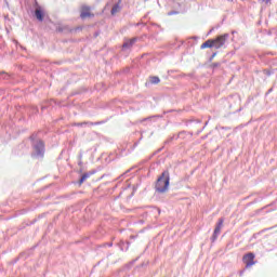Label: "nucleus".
Here are the masks:
<instances>
[{
  "label": "nucleus",
  "instance_id": "obj_15",
  "mask_svg": "<svg viewBox=\"0 0 277 277\" xmlns=\"http://www.w3.org/2000/svg\"><path fill=\"white\" fill-rule=\"evenodd\" d=\"M264 3H269V1H272V0H262Z\"/></svg>",
  "mask_w": 277,
  "mask_h": 277
},
{
  "label": "nucleus",
  "instance_id": "obj_6",
  "mask_svg": "<svg viewBox=\"0 0 277 277\" xmlns=\"http://www.w3.org/2000/svg\"><path fill=\"white\" fill-rule=\"evenodd\" d=\"M35 150H37V155H42L44 153V143L39 141L38 144L35 146Z\"/></svg>",
  "mask_w": 277,
  "mask_h": 277
},
{
  "label": "nucleus",
  "instance_id": "obj_8",
  "mask_svg": "<svg viewBox=\"0 0 277 277\" xmlns=\"http://www.w3.org/2000/svg\"><path fill=\"white\" fill-rule=\"evenodd\" d=\"M135 44V39H130L123 43V49H129V47H133Z\"/></svg>",
  "mask_w": 277,
  "mask_h": 277
},
{
  "label": "nucleus",
  "instance_id": "obj_3",
  "mask_svg": "<svg viewBox=\"0 0 277 277\" xmlns=\"http://www.w3.org/2000/svg\"><path fill=\"white\" fill-rule=\"evenodd\" d=\"M212 40L214 42V48L222 49V47H224V44H226V40H228V34L221 35Z\"/></svg>",
  "mask_w": 277,
  "mask_h": 277
},
{
  "label": "nucleus",
  "instance_id": "obj_4",
  "mask_svg": "<svg viewBox=\"0 0 277 277\" xmlns=\"http://www.w3.org/2000/svg\"><path fill=\"white\" fill-rule=\"evenodd\" d=\"M242 262L245 263L246 267H252V265H255L256 262H254V253H247L242 256Z\"/></svg>",
  "mask_w": 277,
  "mask_h": 277
},
{
  "label": "nucleus",
  "instance_id": "obj_10",
  "mask_svg": "<svg viewBox=\"0 0 277 277\" xmlns=\"http://www.w3.org/2000/svg\"><path fill=\"white\" fill-rule=\"evenodd\" d=\"M88 179H90V175H89L88 173H84V174L81 176V179H80V181H79V184H80V185H83V182H85Z\"/></svg>",
  "mask_w": 277,
  "mask_h": 277
},
{
  "label": "nucleus",
  "instance_id": "obj_2",
  "mask_svg": "<svg viewBox=\"0 0 277 277\" xmlns=\"http://www.w3.org/2000/svg\"><path fill=\"white\" fill-rule=\"evenodd\" d=\"M80 18H94V13H92V9L88 5H82L80 9Z\"/></svg>",
  "mask_w": 277,
  "mask_h": 277
},
{
  "label": "nucleus",
  "instance_id": "obj_16",
  "mask_svg": "<svg viewBox=\"0 0 277 277\" xmlns=\"http://www.w3.org/2000/svg\"><path fill=\"white\" fill-rule=\"evenodd\" d=\"M213 66H220V64H213Z\"/></svg>",
  "mask_w": 277,
  "mask_h": 277
},
{
  "label": "nucleus",
  "instance_id": "obj_1",
  "mask_svg": "<svg viewBox=\"0 0 277 277\" xmlns=\"http://www.w3.org/2000/svg\"><path fill=\"white\" fill-rule=\"evenodd\" d=\"M168 187H170V172L164 171L156 182V192L159 194H166Z\"/></svg>",
  "mask_w": 277,
  "mask_h": 277
},
{
  "label": "nucleus",
  "instance_id": "obj_5",
  "mask_svg": "<svg viewBox=\"0 0 277 277\" xmlns=\"http://www.w3.org/2000/svg\"><path fill=\"white\" fill-rule=\"evenodd\" d=\"M215 47L213 39H209L200 45V49H213Z\"/></svg>",
  "mask_w": 277,
  "mask_h": 277
},
{
  "label": "nucleus",
  "instance_id": "obj_11",
  "mask_svg": "<svg viewBox=\"0 0 277 277\" xmlns=\"http://www.w3.org/2000/svg\"><path fill=\"white\" fill-rule=\"evenodd\" d=\"M118 12H120V5L115 4L111 9V14H118Z\"/></svg>",
  "mask_w": 277,
  "mask_h": 277
},
{
  "label": "nucleus",
  "instance_id": "obj_9",
  "mask_svg": "<svg viewBox=\"0 0 277 277\" xmlns=\"http://www.w3.org/2000/svg\"><path fill=\"white\" fill-rule=\"evenodd\" d=\"M161 79H159V77L157 76H153L150 77V83L157 84L160 83Z\"/></svg>",
  "mask_w": 277,
  "mask_h": 277
},
{
  "label": "nucleus",
  "instance_id": "obj_17",
  "mask_svg": "<svg viewBox=\"0 0 277 277\" xmlns=\"http://www.w3.org/2000/svg\"><path fill=\"white\" fill-rule=\"evenodd\" d=\"M30 140H34V135H32V136H30Z\"/></svg>",
  "mask_w": 277,
  "mask_h": 277
},
{
  "label": "nucleus",
  "instance_id": "obj_7",
  "mask_svg": "<svg viewBox=\"0 0 277 277\" xmlns=\"http://www.w3.org/2000/svg\"><path fill=\"white\" fill-rule=\"evenodd\" d=\"M35 16L37 21H44V12H42V9H36Z\"/></svg>",
  "mask_w": 277,
  "mask_h": 277
},
{
  "label": "nucleus",
  "instance_id": "obj_14",
  "mask_svg": "<svg viewBox=\"0 0 277 277\" xmlns=\"http://www.w3.org/2000/svg\"><path fill=\"white\" fill-rule=\"evenodd\" d=\"M217 55V53H213L212 56L210 57V62Z\"/></svg>",
  "mask_w": 277,
  "mask_h": 277
},
{
  "label": "nucleus",
  "instance_id": "obj_13",
  "mask_svg": "<svg viewBox=\"0 0 277 277\" xmlns=\"http://www.w3.org/2000/svg\"><path fill=\"white\" fill-rule=\"evenodd\" d=\"M222 226H224V219H220L217 224H216V228H221L222 229Z\"/></svg>",
  "mask_w": 277,
  "mask_h": 277
},
{
  "label": "nucleus",
  "instance_id": "obj_12",
  "mask_svg": "<svg viewBox=\"0 0 277 277\" xmlns=\"http://www.w3.org/2000/svg\"><path fill=\"white\" fill-rule=\"evenodd\" d=\"M221 230H222V229H221L220 227H215V228H214V234H213L214 239L217 238V235H220Z\"/></svg>",
  "mask_w": 277,
  "mask_h": 277
}]
</instances>
